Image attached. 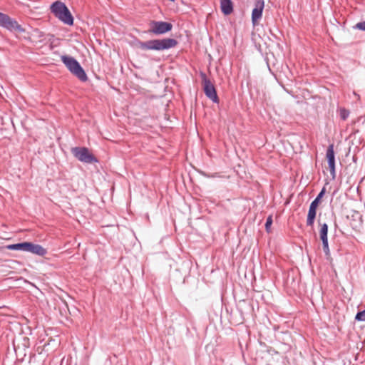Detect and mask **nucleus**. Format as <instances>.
Masks as SVG:
<instances>
[{"instance_id": "nucleus-17", "label": "nucleus", "mask_w": 365, "mask_h": 365, "mask_svg": "<svg viewBox=\"0 0 365 365\" xmlns=\"http://www.w3.org/2000/svg\"><path fill=\"white\" fill-rule=\"evenodd\" d=\"M355 320L358 322H365V309L356 313Z\"/></svg>"}, {"instance_id": "nucleus-3", "label": "nucleus", "mask_w": 365, "mask_h": 365, "mask_svg": "<svg viewBox=\"0 0 365 365\" xmlns=\"http://www.w3.org/2000/svg\"><path fill=\"white\" fill-rule=\"evenodd\" d=\"M61 59L68 70L81 81L86 82L88 80V77L84 69L75 58L63 55L61 56Z\"/></svg>"}, {"instance_id": "nucleus-9", "label": "nucleus", "mask_w": 365, "mask_h": 365, "mask_svg": "<svg viewBox=\"0 0 365 365\" xmlns=\"http://www.w3.org/2000/svg\"><path fill=\"white\" fill-rule=\"evenodd\" d=\"M26 252L37 255L41 257L44 256L47 253V250L46 248H44L40 245L34 244L31 242H28Z\"/></svg>"}, {"instance_id": "nucleus-4", "label": "nucleus", "mask_w": 365, "mask_h": 365, "mask_svg": "<svg viewBox=\"0 0 365 365\" xmlns=\"http://www.w3.org/2000/svg\"><path fill=\"white\" fill-rule=\"evenodd\" d=\"M0 27L6 29L9 31L25 32V29L14 19L2 12H0Z\"/></svg>"}, {"instance_id": "nucleus-20", "label": "nucleus", "mask_w": 365, "mask_h": 365, "mask_svg": "<svg viewBox=\"0 0 365 365\" xmlns=\"http://www.w3.org/2000/svg\"><path fill=\"white\" fill-rule=\"evenodd\" d=\"M328 167H329V171H330L331 179L334 180L335 178H336L335 164L329 165Z\"/></svg>"}, {"instance_id": "nucleus-10", "label": "nucleus", "mask_w": 365, "mask_h": 365, "mask_svg": "<svg viewBox=\"0 0 365 365\" xmlns=\"http://www.w3.org/2000/svg\"><path fill=\"white\" fill-rule=\"evenodd\" d=\"M220 8L225 15L230 14L233 11V4L231 0H220Z\"/></svg>"}, {"instance_id": "nucleus-5", "label": "nucleus", "mask_w": 365, "mask_h": 365, "mask_svg": "<svg viewBox=\"0 0 365 365\" xmlns=\"http://www.w3.org/2000/svg\"><path fill=\"white\" fill-rule=\"evenodd\" d=\"M71 152L75 158L79 161L85 163H93L98 162L96 158L89 153L88 149L85 147L73 148Z\"/></svg>"}, {"instance_id": "nucleus-15", "label": "nucleus", "mask_w": 365, "mask_h": 365, "mask_svg": "<svg viewBox=\"0 0 365 365\" xmlns=\"http://www.w3.org/2000/svg\"><path fill=\"white\" fill-rule=\"evenodd\" d=\"M327 234L328 225L327 223H323L322 225H321V228L319 230V236L322 241L328 240Z\"/></svg>"}, {"instance_id": "nucleus-8", "label": "nucleus", "mask_w": 365, "mask_h": 365, "mask_svg": "<svg viewBox=\"0 0 365 365\" xmlns=\"http://www.w3.org/2000/svg\"><path fill=\"white\" fill-rule=\"evenodd\" d=\"M264 7V0H257L255 1V7L252 11V21L253 24L262 18Z\"/></svg>"}, {"instance_id": "nucleus-19", "label": "nucleus", "mask_w": 365, "mask_h": 365, "mask_svg": "<svg viewBox=\"0 0 365 365\" xmlns=\"http://www.w3.org/2000/svg\"><path fill=\"white\" fill-rule=\"evenodd\" d=\"M322 242V247L323 251L325 254V255L328 256L330 254L329 248V242L327 240H323Z\"/></svg>"}, {"instance_id": "nucleus-21", "label": "nucleus", "mask_w": 365, "mask_h": 365, "mask_svg": "<svg viewBox=\"0 0 365 365\" xmlns=\"http://www.w3.org/2000/svg\"><path fill=\"white\" fill-rule=\"evenodd\" d=\"M354 29L361 30V31H365V21H361L357 23L354 26Z\"/></svg>"}, {"instance_id": "nucleus-16", "label": "nucleus", "mask_w": 365, "mask_h": 365, "mask_svg": "<svg viewBox=\"0 0 365 365\" xmlns=\"http://www.w3.org/2000/svg\"><path fill=\"white\" fill-rule=\"evenodd\" d=\"M349 111L344 108H340L339 110V115H340V118L343 120H345L347 119V118L349 117Z\"/></svg>"}, {"instance_id": "nucleus-7", "label": "nucleus", "mask_w": 365, "mask_h": 365, "mask_svg": "<svg viewBox=\"0 0 365 365\" xmlns=\"http://www.w3.org/2000/svg\"><path fill=\"white\" fill-rule=\"evenodd\" d=\"M203 80V89L205 96L213 103H218L219 98L216 92V89L212 82L207 78L203 73H201Z\"/></svg>"}, {"instance_id": "nucleus-22", "label": "nucleus", "mask_w": 365, "mask_h": 365, "mask_svg": "<svg viewBox=\"0 0 365 365\" xmlns=\"http://www.w3.org/2000/svg\"><path fill=\"white\" fill-rule=\"evenodd\" d=\"M353 94L358 98L359 99L360 98V96L359 94H357L355 91L353 92Z\"/></svg>"}, {"instance_id": "nucleus-18", "label": "nucleus", "mask_w": 365, "mask_h": 365, "mask_svg": "<svg viewBox=\"0 0 365 365\" xmlns=\"http://www.w3.org/2000/svg\"><path fill=\"white\" fill-rule=\"evenodd\" d=\"M272 216L269 215L267 217L265 222V230L267 232H270L271 225L272 224Z\"/></svg>"}, {"instance_id": "nucleus-11", "label": "nucleus", "mask_w": 365, "mask_h": 365, "mask_svg": "<svg viewBox=\"0 0 365 365\" xmlns=\"http://www.w3.org/2000/svg\"><path fill=\"white\" fill-rule=\"evenodd\" d=\"M317 208L309 205L307 218V226L313 227L317 215Z\"/></svg>"}, {"instance_id": "nucleus-12", "label": "nucleus", "mask_w": 365, "mask_h": 365, "mask_svg": "<svg viewBox=\"0 0 365 365\" xmlns=\"http://www.w3.org/2000/svg\"><path fill=\"white\" fill-rule=\"evenodd\" d=\"M28 242H23L16 244H11L6 246L9 250L27 251Z\"/></svg>"}, {"instance_id": "nucleus-14", "label": "nucleus", "mask_w": 365, "mask_h": 365, "mask_svg": "<svg viewBox=\"0 0 365 365\" xmlns=\"http://www.w3.org/2000/svg\"><path fill=\"white\" fill-rule=\"evenodd\" d=\"M326 192V188L324 187L322 190L319 192L316 198L311 202L310 206L317 208L322 198L324 197Z\"/></svg>"}, {"instance_id": "nucleus-1", "label": "nucleus", "mask_w": 365, "mask_h": 365, "mask_svg": "<svg viewBox=\"0 0 365 365\" xmlns=\"http://www.w3.org/2000/svg\"><path fill=\"white\" fill-rule=\"evenodd\" d=\"M178 44L175 38H165L162 39H152L147 41H138L139 48L144 51H164L174 48Z\"/></svg>"}, {"instance_id": "nucleus-13", "label": "nucleus", "mask_w": 365, "mask_h": 365, "mask_svg": "<svg viewBox=\"0 0 365 365\" xmlns=\"http://www.w3.org/2000/svg\"><path fill=\"white\" fill-rule=\"evenodd\" d=\"M326 156H327V159L328 165L335 164V155H334L333 144H330L328 146V148L327 150Z\"/></svg>"}, {"instance_id": "nucleus-23", "label": "nucleus", "mask_w": 365, "mask_h": 365, "mask_svg": "<svg viewBox=\"0 0 365 365\" xmlns=\"http://www.w3.org/2000/svg\"><path fill=\"white\" fill-rule=\"evenodd\" d=\"M75 365H77V364H76Z\"/></svg>"}, {"instance_id": "nucleus-6", "label": "nucleus", "mask_w": 365, "mask_h": 365, "mask_svg": "<svg viewBox=\"0 0 365 365\" xmlns=\"http://www.w3.org/2000/svg\"><path fill=\"white\" fill-rule=\"evenodd\" d=\"M172 29L173 25L170 22L153 21L148 32L155 35H163L170 31Z\"/></svg>"}, {"instance_id": "nucleus-2", "label": "nucleus", "mask_w": 365, "mask_h": 365, "mask_svg": "<svg viewBox=\"0 0 365 365\" xmlns=\"http://www.w3.org/2000/svg\"><path fill=\"white\" fill-rule=\"evenodd\" d=\"M50 9L51 13L63 24L68 26L73 24V17L64 3L56 1L51 5Z\"/></svg>"}]
</instances>
